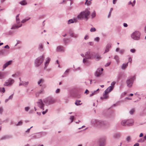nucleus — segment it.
Segmentation results:
<instances>
[{
  "label": "nucleus",
  "instance_id": "45",
  "mask_svg": "<svg viewBox=\"0 0 146 146\" xmlns=\"http://www.w3.org/2000/svg\"><path fill=\"white\" fill-rule=\"evenodd\" d=\"M105 145V143L104 142H101L100 143L99 146H104Z\"/></svg>",
  "mask_w": 146,
  "mask_h": 146
},
{
  "label": "nucleus",
  "instance_id": "61",
  "mask_svg": "<svg viewBox=\"0 0 146 146\" xmlns=\"http://www.w3.org/2000/svg\"><path fill=\"white\" fill-rule=\"evenodd\" d=\"M21 85H23V86L24 85V84L23 83V82L22 81L21 82H20V83H19V86H21Z\"/></svg>",
  "mask_w": 146,
  "mask_h": 146
},
{
  "label": "nucleus",
  "instance_id": "2",
  "mask_svg": "<svg viewBox=\"0 0 146 146\" xmlns=\"http://www.w3.org/2000/svg\"><path fill=\"white\" fill-rule=\"evenodd\" d=\"M92 125L95 126L99 127L105 125V122L98 119H92L91 121Z\"/></svg>",
  "mask_w": 146,
  "mask_h": 146
},
{
  "label": "nucleus",
  "instance_id": "51",
  "mask_svg": "<svg viewBox=\"0 0 146 146\" xmlns=\"http://www.w3.org/2000/svg\"><path fill=\"white\" fill-rule=\"evenodd\" d=\"M91 4V2L90 1H88L87 2V6H89Z\"/></svg>",
  "mask_w": 146,
  "mask_h": 146
},
{
  "label": "nucleus",
  "instance_id": "38",
  "mask_svg": "<svg viewBox=\"0 0 146 146\" xmlns=\"http://www.w3.org/2000/svg\"><path fill=\"white\" fill-rule=\"evenodd\" d=\"M22 124H23V122L21 121H19L18 122V123L17 124H16V125L17 126L21 125H22Z\"/></svg>",
  "mask_w": 146,
  "mask_h": 146
},
{
  "label": "nucleus",
  "instance_id": "35",
  "mask_svg": "<svg viewBox=\"0 0 146 146\" xmlns=\"http://www.w3.org/2000/svg\"><path fill=\"white\" fill-rule=\"evenodd\" d=\"M74 22V21L72 19L69 20L68 21V24H70L71 23H73Z\"/></svg>",
  "mask_w": 146,
  "mask_h": 146
},
{
  "label": "nucleus",
  "instance_id": "41",
  "mask_svg": "<svg viewBox=\"0 0 146 146\" xmlns=\"http://www.w3.org/2000/svg\"><path fill=\"white\" fill-rule=\"evenodd\" d=\"M111 44L110 43H108L106 46V48L109 49L111 47Z\"/></svg>",
  "mask_w": 146,
  "mask_h": 146
},
{
  "label": "nucleus",
  "instance_id": "46",
  "mask_svg": "<svg viewBox=\"0 0 146 146\" xmlns=\"http://www.w3.org/2000/svg\"><path fill=\"white\" fill-rule=\"evenodd\" d=\"M96 30V29L94 28H92L90 29V31L92 32L95 31Z\"/></svg>",
  "mask_w": 146,
  "mask_h": 146
},
{
  "label": "nucleus",
  "instance_id": "9",
  "mask_svg": "<svg viewBox=\"0 0 146 146\" xmlns=\"http://www.w3.org/2000/svg\"><path fill=\"white\" fill-rule=\"evenodd\" d=\"M16 24L13 25L11 28V29H15L22 26V24L20 23V21H16Z\"/></svg>",
  "mask_w": 146,
  "mask_h": 146
},
{
  "label": "nucleus",
  "instance_id": "52",
  "mask_svg": "<svg viewBox=\"0 0 146 146\" xmlns=\"http://www.w3.org/2000/svg\"><path fill=\"white\" fill-rule=\"evenodd\" d=\"M111 62H108L105 65V66H108L111 64Z\"/></svg>",
  "mask_w": 146,
  "mask_h": 146
},
{
  "label": "nucleus",
  "instance_id": "24",
  "mask_svg": "<svg viewBox=\"0 0 146 146\" xmlns=\"http://www.w3.org/2000/svg\"><path fill=\"white\" fill-rule=\"evenodd\" d=\"M44 80L43 79H40L38 82V84L40 86H42V85L41 84H42L44 82Z\"/></svg>",
  "mask_w": 146,
  "mask_h": 146
},
{
  "label": "nucleus",
  "instance_id": "44",
  "mask_svg": "<svg viewBox=\"0 0 146 146\" xmlns=\"http://www.w3.org/2000/svg\"><path fill=\"white\" fill-rule=\"evenodd\" d=\"M96 93H97V92H96V91H94V92L93 93H92V94H90V96L91 97L92 96H93V95L96 94Z\"/></svg>",
  "mask_w": 146,
  "mask_h": 146
},
{
  "label": "nucleus",
  "instance_id": "15",
  "mask_svg": "<svg viewBox=\"0 0 146 146\" xmlns=\"http://www.w3.org/2000/svg\"><path fill=\"white\" fill-rule=\"evenodd\" d=\"M114 87L113 86H110L109 87L104 91L106 93H108L111 91L113 89Z\"/></svg>",
  "mask_w": 146,
  "mask_h": 146
},
{
  "label": "nucleus",
  "instance_id": "28",
  "mask_svg": "<svg viewBox=\"0 0 146 146\" xmlns=\"http://www.w3.org/2000/svg\"><path fill=\"white\" fill-rule=\"evenodd\" d=\"M19 3L21 5H23L27 4V3L25 0H23L20 2Z\"/></svg>",
  "mask_w": 146,
  "mask_h": 146
},
{
  "label": "nucleus",
  "instance_id": "53",
  "mask_svg": "<svg viewBox=\"0 0 146 146\" xmlns=\"http://www.w3.org/2000/svg\"><path fill=\"white\" fill-rule=\"evenodd\" d=\"M3 111V109L2 107L0 108V114H1Z\"/></svg>",
  "mask_w": 146,
  "mask_h": 146
},
{
  "label": "nucleus",
  "instance_id": "1",
  "mask_svg": "<svg viewBox=\"0 0 146 146\" xmlns=\"http://www.w3.org/2000/svg\"><path fill=\"white\" fill-rule=\"evenodd\" d=\"M90 13L89 11L86 9L81 12L80 14L77 16V18L80 20L84 19L87 20L89 18L88 16L90 15Z\"/></svg>",
  "mask_w": 146,
  "mask_h": 146
},
{
  "label": "nucleus",
  "instance_id": "50",
  "mask_svg": "<svg viewBox=\"0 0 146 146\" xmlns=\"http://www.w3.org/2000/svg\"><path fill=\"white\" fill-rule=\"evenodd\" d=\"M33 127V126L31 127L30 128L28 129L27 131H25L26 133H29L30 132V129Z\"/></svg>",
  "mask_w": 146,
  "mask_h": 146
},
{
  "label": "nucleus",
  "instance_id": "55",
  "mask_svg": "<svg viewBox=\"0 0 146 146\" xmlns=\"http://www.w3.org/2000/svg\"><path fill=\"white\" fill-rule=\"evenodd\" d=\"M109 49L107 48H106L105 50V51L104 52V53H106V52H108L109 51Z\"/></svg>",
  "mask_w": 146,
  "mask_h": 146
},
{
  "label": "nucleus",
  "instance_id": "39",
  "mask_svg": "<svg viewBox=\"0 0 146 146\" xmlns=\"http://www.w3.org/2000/svg\"><path fill=\"white\" fill-rule=\"evenodd\" d=\"M113 8H111L110 9V11L109 13V14L108 16V18H109L110 17L112 11L113 10Z\"/></svg>",
  "mask_w": 146,
  "mask_h": 146
},
{
  "label": "nucleus",
  "instance_id": "11",
  "mask_svg": "<svg viewBox=\"0 0 146 146\" xmlns=\"http://www.w3.org/2000/svg\"><path fill=\"white\" fill-rule=\"evenodd\" d=\"M103 70V68H99L97 69L95 73V76L96 77H99L102 74V71Z\"/></svg>",
  "mask_w": 146,
  "mask_h": 146
},
{
  "label": "nucleus",
  "instance_id": "37",
  "mask_svg": "<svg viewBox=\"0 0 146 146\" xmlns=\"http://www.w3.org/2000/svg\"><path fill=\"white\" fill-rule=\"evenodd\" d=\"M96 16V13L95 11H94L92 13V18Z\"/></svg>",
  "mask_w": 146,
  "mask_h": 146
},
{
  "label": "nucleus",
  "instance_id": "3",
  "mask_svg": "<svg viewBox=\"0 0 146 146\" xmlns=\"http://www.w3.org/2000/svg\"><path fill=\"white\" fill-rule=\"evenodd\" d=\"M44 56L43 55L41 56L38 57L35 60V65L36 67L39 66L43 62Z\"/></svg>",
  "mask_w": 146,
  "mask_h": 146
},
{
  "label": "nucleus",
  "instance_id": "60",
  "mask_svg": "<svg viewBox=\"0 0 146 146\" xmlns=\"http://www.w3.org/2000/svg\"><path fill=\"white\" fill-rule=\"evenodd\" d=\"M135 49H131L130 51L132 53H134L135 52Z\"/></svg>",
  "mask_w": 146,
  "mask_h": 146
},
{
  "label": "nucleus",
  "instance_id": "13",
  "mask_svg": "<svg viewBox=\"0 0 146 146\" xmlns=\"http://www.w3.org/2000/svg\"><path fill=\"white\" fill-rule=\"evenodd\" d=\"M8 54V51L6 49H3L0 50V55H6Z\"/></svg>",
  "mask_w": 146,
  "mask_h": 146
},
{
  "label": "nucleus",
  "instance_id": "17",
  "mask_svg": "<svg viewBox=\"0 0 146 146\" xmlns=\"http://www.w3.org/2000/svg\"><path fill=\"white\" fill-rule=\"evenodd\" d=\"M89 59L86 58V57L83 59V62L86 65H88L90 63V61L89 60Z\"/></svg>",
  "mask_w": 146,
  "mask_h": 146
},
{
  "label": "nucleus",
  "instance_id": "29",
  "mask_svg": "<svg viewBox=\"0 0 146 146\" xmlns=\"http://www.w3.org/2000/svg\"><path fill=\"white\" fill-rule=\"evenodd\" d=\"M145 140V136L143 138H141L138 140V142H144Z\"/></svg>",
  "mask_w": 146,
  "mask_h": 146
},
{
  "label": "nucleus",
  "instance_id": "32",
  "mask_svg": "<svg viewBox=\"0 0 146 146\" xmlns=\"http://www.w3.org/2000/svg\"><path fill=\"white\" fill-rule=\"evenodd\" d=\"M135 109L133 108L130 111L129 113L131 115H133V113L135 112Z\"/></svg>",
  "mask_w": 146,
  "mask_h": 146
},
{
  "label": "nucleus",
  "instance_id": "27",
  "mask_svg": "<svg viewBox=\"0 0 146 146\" xmlns=\"http://www.w3.org/2000/svg\"><path fill=\"white\" fill-rule=\"evenodd\" d=\"M128 62H127L126 64H123L121 66L122 69H125L128 66Z\"/></svg>",
  "mask_w": 146,
  "mask_h": 146
},
{
  "label": "nucleus",
  "instance_id": "18",
  "mask_svg": "<svg viewBox=\"0 0 146 146\" xmlns=\"http://www.w3.org/2000/svg\"><path fill=\"white\" fill-rule=\"evenodd\" d=\"M94 58H95L96 60L98 61L101 59V56L99 54L95 53V54L94 56Z\"/></svg>",
  "mask_w": 146,
  "mask_h": 146
},
{
  "label": "nucleus",
  "instance_id": "36",
  "mask_svg": "<svg viewBox=\"0 0 146 146\" xmlns=\"http://www.w3.org/2000/svg\"><path fill=\"white\" fill-rule=\"evenodd\" d=\"M70 119L71 121V123H72L74 119V116H70Z\"/></svg>",
  "mask_w": 146,
  "mask_h": 146
},
{
  "label": "nucleus",
  "instance_id": "31",
  "mask_svg": "<svg viewBox=\"0 0 146 146\" xmlns=\"http://www.w3.org/2000/svg\"><path fill=\"white\" fill-rule=\"evenodd\" d=\"M114 137L115 138H118L120 137V135L118 133L114 135Z\"/></svg>",
  "mask_w": 146,
  "mask_h": 146
},
{
  "label": "nucleus",
  "instance_id": "47",
  "mask_svg": "<svg viewBox=\"0 0 146 146\" xmlns=\"http://www.w3.org/2000/svg\"><path fill=\"white\" fill-rule=\"evenodd\" d=\"M23 83L24 84V85L26 87H27V85H28L29 83V82H23Z\"/></svg>",
  "mask_w": 146,
  "mask_h": 146
},
{
  "label": "nucleus",
  "instance_id": "43",
  "mask_svg": "<svg viewBox=\"0 0 146 146\" xmlns=\"http://www.w3.org/2000/svg\"><path fill=\"white\" fill-rule=\"evenodd\" d=\"M126 140L127 142H129L131 140V138L130 136H128L127 137Z\"/></svg>",
  "mask_w": 146,
  "mask_h": 146
},
{
  "label": "nucleus",
  "instance_id": "21",
  "mask_svg": "<svg viewBox=\"0 0 146 146\" xmlns=\"http://www.w3.org/2000/svg\"><path fill=\"white\" fill-rule=\"evenodd\" d=\"M12 136L11 135H6L2 137L1 138V140H5L11 138Z\"/></svg>",
  "mask_w": 146,
  "mask_h": 146
},
{
  "label": "nucleus",
  "instance_id": "34",
  "mask_svg": "<svg viewBox=\"0 0 146 146\" xmlns=\"http://www.w3.org/2000/svg\"><path fill=\"white\" fill-rule=\"evenodd\" d=\"M5 88H1L0 87V92H3V93L5 92Z\"/></svg>",
  "mask_w": 146,
  "mask_h": 146
},
{
  "label": "nucleus",
  "instance_id": "16",
  "mask_svg": "<svg viewBox=\"0 0 146 146\" xmlns=\"http://www.w3.org/2000/svg\"><path fill=\"white\" fill-rule=\"evenodd\" d=\"M56 51L58 52H64V50L63 46H59L57 47Z\"/></svg>",
  "mask_w": 146,
  "mask_h": 146
},
{
  "label": "nucleus",
  "instance_id": "5",
  "mask_svg": "<svg viewBox=\"0 0 146 146\" xmlns=\"http://www.w3.org/2000/svg\"><path fill=\"white\" fill-rule=\"evenodd\" d=\"M133 120L132 119L127 120H123L121 122V125L123 126L127 125L129 126L133 125Z\"/></svg>",
  "mask_w": 146,
  "mask_h": 146
},
{
  "label": "nucleus",
  "instance_id": "14",
  "mask_svg": "<svg viewBox=\"0 0 146 146\" xmlns=\"http://www.w3.org/2000/svg\"><path fill=\"white\" fill-rule=\"evenodd\" d=\"M13 61L12 60H10L5 63L3 66V69H5L8 66L11 65Z\"/></svg>",
  "mask_w": 146,
  "mask_h": 146
},
{
  "label": "nucleus",
  "instance_id": "40",
  "mask_svg": "<svg viewBox=\"0 0 146 146\" xmlns=\"http://www.w3.org/2000/svg\"><path fill=\"white\" fill-rule=\"evenodd\" d=\"M100 38L99 37H97L94 38V40L96 41L99 42L100 40Z\"/></svg>",
  "mask_w": 146,
  "mask_h": 146
},
{
  "label": "nucleus",
  "instance_id": "20",
  "mask_svg": "<svg viewBox=\"0 0 146 146\" xmlns=\"http://www.w3.org/2000/svg\"><path fill=\"white\" fill-rule=\"evenodd\" d=\"M108 94L107 93H106L104 92V93L103 95V97H101L100 98V99L101 100H103V99H107L108 98Z\"/></svg>",
  "mask_w": 146,
  "mask_h": 146
},
{
  "label": "nucleus",
  "instance_id": "64",
  "mask_svg": "<svg viewBox=\"0 0 146 146\" xmlns=\"http://www.w3.org/2000/svg\"><path fill=\"white\" fill-rule=\"evenodd\" d=\"M139 143H136L133 145V146H139Z\"/></svg>",
  "mask_w": 146,
  "mask_h": 146
},
{
  "label": "nucleus",
  "instance_id": "42",
  "mask_svg": "<svg viewBox=\"0 0 146 146\" xmlns=\"http://www.w3.org/2000/svg\"><path fill=\"white\" fill-rule=\"evenodd\" d=\"M43 45L41 44H40L39 45L38 48L40 49H42L43 48Z\"/></svg>",
  "mask_w": 146,
  "mask_h": 146
},
{
  "label": "nucleus",
  "instance_id": "22",
  "mask_svg": "<svg viewBox=\"0 0 146 146\" xmlns=\"http://www.w3.org/2000/svg\"><path fill=\"white\" fill-rule=\"evenodd\" d=\"M50 58L49 57L47 58V60L46 61V62L45 63V67L44 68V69H45L46 68L47 66L48 65L50 61Z\"/></svg>",
  "mask_w": 146,
  "mask_h": 146
},
{
  "label": "nucleus",
  "instance_id": "30",
  "mask_svg": "<svg viewBox=\"0 0 146 146\" xmlns=\"http://www.w3.org/2000/svg\"><path fill=\"white\" fill-rule=\"evenodd\" d=\"M114 59L115 60L116 62L117 63H118L119 62V57L117 56V55L115 56L114 57Z\"/></svg>",
  "mask_w": 146,
  "mask_h": 146
},
{
  "label": "nucleus",
  "instance_id": "63",
  "mask_svg": "<svg viewBox=\"0 0 146 146\" xmlns=\"http://www.w3.org/2000/svg\"><path fill=\"white\" fill-rule=\"evenodd\" d=\"M88 36L87 35H86L84 37V39L85 40L88 39Z\"/></svg>",
  "mask_w": 146,
  "mask_h": 146
},
{
  "label": "nucleus",
  "instance_id": "23",
  "mask_svg": "<svg viewBox=\"0 0 146 146\" xmlns=\"http://www.w3.org/2000/svg\"><path fill=\"white\" fill-rule=\"evenodd\" d=\"M44 90L42 88L39 91L37 92L36 94V96L38 97L39 95L43 93Z\"/></svg>",
  "mask_w": 146,
  "mask_h": 146
},
{
  "label": "nucleus",
  "instance_id": "57",
  "mask_svg": "<svg viewBox=\"0 0 146 146\" xmlns=\"http://www.w3.org/2000/svg\"><path fill=\"white\" fill-rule=\"evenodd\" d=\"M115 83L116 82H115L114 81L112 82L111 84V86H113L114 87V86L115 84Z\"/></svg>",
  "mask_w": 146,
  "mask_h": 146
},
{
  "label": "nucleus",
  "instance_id": "54",
  "mask_svg": "<svg viewBox=\"0 0 146 146\" xmlns=\"http://www.w3.org/2000/svg\"><path fill=\"white\" fill-rule=\"evenodd\" d=\"M13 94H12L11 95V96H9V98H8L9 99L11 100L13 98Z\"/></svg>",
  "mask_w": 146,
  "mask_h": 146
},
{
  "label": "nucleus",
  "instance_id": "19",
  "mask_svg": "<svg viewBox=\"0 0 146 146\" xmlns=\"http://www.w3.org/2000/svg\"><path fill=\"white\" fill-rule=\"evenodd\" d=\"M70 36L72 37L76 38H77L78 36V35L77 34L74 33L72 31H70Z\"/></svg>",
  "mask_w": 146,
  "mask_h": 146
},
{
  "label": "nucleus",
  "instance_id": "33",
  "mask_svg": "<svg viewBox=\"0 0 146 146\" xmlns=\"http://www.w3.org/2000/svg\"><path fill=\"white\" fill-rule=\"evenodd\" d=\"M81 102V101L80 100H76V102L75 103V104L76 105H80L81 104H79L80 102Z\"/></svg>",
  "mask_w": 146,
  "mask_h": 146
},
{
  "label": "nucleus",
  "instance_id": "62",
  "mask_svg": "<svg viewBox=\"0 0 146 146\" xmlns=\"http://www.w3.org/2000/svg\"><path fill=\"white\" fill-rule=\"evenodd\" d=\"M91 46H92L94 44V43L93 42H89L88 43Z\"/></svg>",
  "mask_w": 146,
  "mask_h": 146
},
{
  "label": "nucleus",
  "instance_id": "4",
  "mask_svg": "<svg viewBox=\"0 0 146 146\" xmlns=\"http://www.w3.org/2000/svg\"><path fill=\"white\" fill-rule=\"evenodd\" d=\"M140 33L138 31H135L131 35V36L132 38L135 40H138L140 39Z\"/></svg>",
  "mask_w": 146,
  "mask_h": 146
},
{
  "label": "nucleus",
  "instance_id": "10",
  "mask_svg": "<svg viewBox=\"0 0 146 146\" xmlns=\"http://www.w3.org/2000/svg\"><path fill=\"white\" fill-rule=\"evenodd\" d=\"M37 105L41 109L44 110V104L43 103L42 100L41 99L39 100L37 102Z\"/></svg>",
  "mask_w": 146,
  "mask_h": 146
},
{
  "label": "nucleus",
  "instance_id": "48",
  "mask_svg": "<svg viewBox=\"0 0 146 146\" xmlns=\"http://www.w3.org/2000/svg\"><path fill=\"white\" fill-rule=\"evenodd\" d=\"M25 109L26 111H28L30 109V108L29 107H26L25 108Z\"/></svg>",
  "mask_w": 146,
  "mask_h": 146
},
{
  "label": "nucleus",
  "instance_id": "6",
  "mask_svg": "<svg viewBox=\"0 0 146 146\" xmlns=\"http://www.w3.org/2000/svg\"><path fill=\"white\" fill-rule=\"evenodd\" d=\"M95 53L92 51H88L86 53L85 56L86 58L90 59H92L94 58V56Z\"/></svg>",
  "mask_w": 146,
  "mask_h": 146
},
{
  "label": "nucleus",
  "instance_id": "49",
  "mask_svg": "<svg viewBox=\"0 0 146 146\" xmlns=\"http://www.w3.org/2000/svg\"><path fill=\"white\" fill-rule=\"evenodd\" d=\"M60 90L58 88L55 91V93L56 94L60 92Z\"/></svg>",
  "mask_w": 146,
  "mask_h": 146
},
{
  "label": "nucleus",
  "instance_id": "56",
  "mask_svg": "<svg viewBox=\"0 0 146 146\" xmlns=\"http://www.w3.org/2000/svg\"><path fill=\"white\" fill-rule=\"evenodd\" d=\"M124 52V50L123 49H121L119 51V52L120 54H122Z\"/></svg>",
  "mask_w": 146,
  "mask_h": 146
},
{
  "label": "nucleus",
  "instance_id": "59",
  "mask_svg": "<svg viewBox=\"0 0 146 146\" xmlns=\"http://www.w3.org/2000/svg\"><path fill=\"white\" fill-rule=\"evenodd\" d=\"M48 110L46 109L45 111H44L42 112V113L43 115H44L47 111Z\"/></svg>",
  "mask_w": 146,
  "mask_h": 146
},
{
  "label": "nucleus",
  "instance_id": "26",
  "mask_svg": "<svg viewBox=\"0 0 146 146\" xmlns=\"http://www.w3.org/2000/svg\"><path fill=\"white\" fill-rule=\"evenodd\" d=\"M31 19L30 17H27L25 19H23L22 21H21V23H24L27 21Z\"/></svg>",
  "mask_w": 146,
  "mask_h": 146
},
{
  "label": "nucleus",
  "instance_id": "8",
  "mask_svg": "<svg viewBox=\"0 0 146 146\" xmlns=\"http://www.w3.org/2000/svg\"><path fill=\"white\" fill-rule=\"evenodd\" d=\"M14 82L15 80H14L11 78H9L5 82L4 85L5 86H11L12 85Z\"/></svg>",
  "mask_w": 146,
  "mask_h": 146
},
{
  "label": "nucleus",
  "instance_id": "12",
  "mask_svg": "<svg viewBox=\"0 0 146 146\" xmlns=\"http://www.w3.org/2000/svg\"><path fill=\"white\" fill-rule=\"evenodd\" d=\"M55 102V100L52 98H49L44 101L45 103L48 105L53 104Z\"/></svg>",
  "mask_w": 146,
  "mask_h": 146
},
{
  "label": "nucleus",
  "instance_id": "58",
  "mask_svg": "<svg viewBox=\"0 0 146 146\" xmlns=\"http://www.w3.org/2000/svg\"><path fill=\"white\" fill-rule=\"evenodd\" d=\"M3 47L5 48H7V49H9V48H10L9 46L8 45H6V46H4Z\"/></svg>",
  "mask_w": 146,
  "mask_h": 146
},
{
  "label": "nucleus",
  "instance_id": "7",
  "mask_svg": "<svg viewBox=\"0 0 146 146\" xmlns=\"http://www.w3.org/2000/svg\"><path fill=\"white\" fill-rule=\"evenodd\" d=\"M135 79V76H134L127 80L126 83L127 86L128 87H131L132 86L134 80Z\"/></svg>",
  "mask_w": 146,
  "mask_h": 146
},
{
  "label": "nucleus",
  "instance_id": "25",
  "mask_svg": "<svg viewBox=\"0 0 146 146\" xmlns=\"http://www.w3.org/2000/svg\"><path fill=\"white\" fill-rule=\"evenodd\" d=\"M5 75V74L4 72H0V79L4 78Z\"/></svg>",
  "mask_w": 146,
  "mask_h": 146
}]
</instances>
